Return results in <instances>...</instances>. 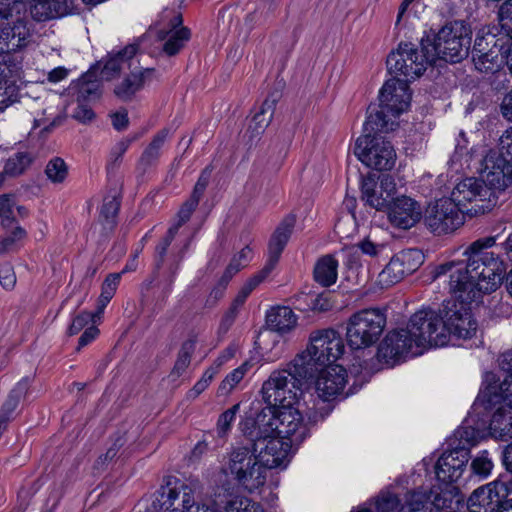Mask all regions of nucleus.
I'll use <instances>...</instances> for the list:
<instances>
[{
  "label": "nucleus",
  "mask_w": 512,
  "mask_h": 512,
  "mask_svg": "<svg viewBox=\"0 0 512 512\" xmlns=\"http://www.w3.org/2000/svg\"><path fill=\"white\" fill-rule=\"evenodd\" d=\"M100 315L98 313V310L95 313L90 312H82L79 315H77L71 325L69 326L68 333L70 335H75L79 333L84 327H86L90 322L95 323L96 317L100 318Z\"/></svg>",
  "instance_id": "bf43d9fd"
},
{
  "label": "nucleus",
  "mask_w": 512,
  "mask_h": 512,
  "mask_svg": "<svg viewBox=\"0 0 512 512\" xmlns=\"http://www.w3.org/2000/svg\"><path fill=\"white\" fill-rule=\"evenodd\" d=\"M471 155L475 169L493 192L504 191L512 186V166L497 151L482 147L478 155Z\"/></svg>",
  "instance_id": "ddd939ff"
},
{
  "label": "nucleus",
  "mask_w": 512,
  "mask_h": 512,
  "mask_svg": "<svg viewBox=\"0 0 512 512\" xmlns=\"http://www.w3.org/2000/svg\"><path fill=\"white\" fill-rule=\"evenodd\" d=\"M465 216L450 197H443L428 206L424 221L431 231L441 234L453 232L461 227Z\"/></svg>",
  "instance_id": "6ab92c4d"
},
{
  "label": "nucleus",
  "mask_w": 512,
  "mask_h": 512,
  "mask_svg": "<svg viewBox=\"0 0 512 512\" xmlns=\"http://www.w3.org/2000/svg\"><path fill=\"white\" fill-rule=\"evenodd\" d=\"M20 87L11 79L0 78V111L20 101Z\"/></svg>",
  "instance_id": "a18cd8bd"
},
{
  "label": "nucleus",
  "mask_w": 512,
  "mask_h": 512,
  "mask_svg": "<svg viewBox=\"0 0 512 512\" xmlns=\"http://www.w3.org/2000/svg\"><path fill=\"white\" fill-rule=\"evenodd\" d=\"M99 97V84L96 81H81L78 84V102L93 101Z\"/></svg>",
  "instance_id": "864d4df0"
},
{
  "label": "nucleus",
  "mask_w": 512,
  "mask_h": 512,
  "mask_svg": "<svg viewBox=\"0 0 512 512\" xmlns=\"http://www.w3.org/2000/svg\"><path fill=\"white\" fill-rule=\"evenodd\" d=\"M251 430L259 432L256 425ZM244 435L252 441V450L257 454L258 460L265 466L267 472L269 469L287 464L293 445L291 441L280 436H266L260 433Z\"/></svg>",
  "instance_id": "a211bd4d"
},
{
  "label": "nucleus",
  "mask_w": 512,
  "mask_h": 512,
  "mask_svg": "<svg viewBox=\"0 0 512 512\" xmlns=\"http://www.w3.org/2000/svg\"><path fill=\"white\" fill-rule=\"evenodd\" d=\"M411 92L407 81L391 78L379 92V105L369 106L364 132L388 133L398 126V117L408 110Z\"/></svg>",
  "instance_id": "7ed1b4c3"
},
{
  "label": "nucleus",
  "mask_w": 512,
  "mask_h": 512,
  "mask_svg": "<svg viewBox=\"0 0 512 512\" xmlns=\"http://www.w3.org/2000/svg\"><path fill=\"white\" fill-rule=\"evenodd\" d=\"M31 158L26 152H17L9 157L4 165V174L15 177L22 174L30 165Z\"/></svg>",
  "instance_id": "09e8293b"
},
{
  "label": "nucleus",
  "mask_w": 512,
  "mask_h": 512,
  "mask_svg": "<svg viewBox=\"0 0 512 512\" xmlns=\"http://www.w3.org/2000/svg\"><path fill=\"white\" fill-rule=\"evenodd\" d=\"M500 368L503 374L501 382L496 379L494 373L489 372L485 375L484 386H493L497 391L512 394V351H508L501 356Z\"/></svg>",
  "instance_id": "c9c22d12"
},
{
  "label": "nucleus",
  "mask_w": 512,
  "mask_h": 512,
  "mask_svg": "<svg viewBox=\"0 0 512 512\" xmlns=\"http://www.w3.org/2000/svg\"><path fill=\"white\" fill-rule=\"evenodd\" d=\"M493 468V462L489 457L488 451H481L471 463V469L474 474L480 477H487Z\"/></svg>",
  "instance_id": "3c124183"
},
{
  "label": "nucleus",
  "mask_w": 512,
  "mask_h": 512,
  "mask_svg": "<svg viewBox=\"0 0 512 512\" xmlns=\"http://www.w3.org/2000/svg\"><path fill=\"white\" fill-rule=\"evenodd\" d=\"M496 243V237L488 236L471 243L463 252L462 259L439 265L435 276H446L453 300L478 301L485 293L495 291L502 283L505 265L487 249Z\"/></svg>",
  "instance_id": "f257e3e1"
},
{
  "label": "nucleus",
  "mask_w": 512,
  "mask_h": 512,
  "mask_svg": "<svg viewBox=\"0 0 512 512\" xmlns=\"http://www.w3.org/2000/svg\"><path fill=\"white\" fill-rule=\"evenodd\" d=\"M240 404H235L231 408L224 411L218 418L217 421V433L218 436L224 437L230 431L231 424L235 420L237 413L239 412Z\"/></svg>",
  "instance_id": "603ef678"
},
{
  "label": "nucleus",
  "mask_w": 512,
  "mask_h": 512,
  "mask_svg": "<svg viewBox=\"0 0 512 512\" xmlns=\"http://www.w3.org/2000/svg\"><path fill=\"white\" fill-rule=\"evenodd\" d=\"M155 77V70L146 68L132 72L114 88L115 95L121 100H130L144 85Z\"/></svg>",
  "instance_id": "7c9ffc66"
},
{
  "label": "nucleus",
  "mask_w": 512,
  "mask_h": 512,
  "mask_svg": "<svg viewBox=\"0 0 512 512\" xmlns=\"http://www.w3.org/2000/svg\"><path fill=\"white\" fill-rule=\"evenodd\" d=\"M223 281H224V274L219 279L217 286L214 289H212V291L210 292V295L207 300L209 305L213 306L220 299L223 298L225 289H226L228 283L230 282V281H226V282H223Z\"/></svg>",
  "instance_id": "774afa93"
},
{
  "label": "nucleus",
  "mask_w": 512,
  "mask_h": 512,
  "mask_svg": "<svg viewBox=\"0 0 512 512\" xmlns=\"http://www.w3.org/2000/svg\"><path fill=\"white\" fill-rule=\"evenodd\" d=\"M252 502V500L246 497H233L226 503L225 512H247Z\"/></svg>",
  "instance_id": "680f3d73"
},
{
  "label": "nucleus",
  "mask_w": 512,
  "mask_h": 512,
  "mask_svg": "<svg viewBox=\"0 0 512 512\" xmlns=\"http://www.w3.org/2000/svg\"><path fill=\"white\" fill-rule=\"evenodd\" d=\"M479 400L493 409L489 423L490 435L502 441L512 439V394L497 391L493 386H484Z\"/></svg>",
  "instance_id": "f8f14e48"
},
{
  "label": "nucleus",
  "mask_w": 512,
  "mask_h": 512,
  "mask_svg": "<svg viewBox=\"0 0 512 512\" xmlns=\"http://www.w3.org/2000/svg\"><path fill=\"white\" fill-rule=\"evenodd\" d=\"M396 183L391 175H382L376 181L368 176L362 182V199L376 210L388 209L395 199Z\"/></svg>",
  "instance_id": "4be33fe9"
},
{
  "label": "nucleus",
  "mask_w": 512,
  "mask_h": 512,
  "mask_svg": "<svg viewBox=\"0 0 512 512\" xmlns=\"http://www.w3.org/2000/svg\"><path fill=\"white\" fill-rule=\"evenodd\" d=\"M14 203L9 195L0 196V216L2 218V226L5 229L13 227L14 216H13Z\"/></svg>",
  "instance_id": "4d7b16f0"
},
{
  "label": "nucleus",
  "mask_w": 512,
  "mask_h": 512,
  "mask_svg": "<svg viewBox=\"0 0 512 512\" xmlns=\"http://www.w3.org/2000/svg\"><path fill=\"white\" fill-rule=\"evenodd\" d=\"M407 328L421 353L429 346H443L447 343L441 312L437 313L431 309L419 310L411 316Z\"/></svg>",
  "instance_id": "2eb2a0df"
},
{
  "label": "nucleus",
  "mask_w": 512,
  "mask_h": 512,
  "mask_svg": "<svg viewBox=\"0 0 512 512\" xmlns=\"http://www.w3.org/2000/svg\"><path fill=\"white\" fill-rule=\"evenodd\" d=\"M137 52V47L134 45L126 46L122 51L111 56L105 63L102 69V77L110 80L114 78L125 67L131 66V60Z\"/></svg>",
  "instance_id": "e433bc0d"
},
{
  "label": "nucleus",
  "mask_w": 512,
  "mask_h": 512,
  "mask_svg": "<svg viewBox=\"0 0 512 512\" xmlns=\"http://www.w3.org/2000/svg\"><path fill=\"white\" fill-rule=\"evenodd\" d=\"M26 236L25 230L20 226H13L11 234L0 238V254L11 252L15 244Z\"/></svg>",
  "instance_id": "5fc2aeb1"
},
{
  "label": "nucleus",
  "mask_w": 512,
  "mask_h": 512,
  "mask_svg": "<svg viewBox=\"0 0 512 512\" xmlns=\"http://www.w3.org/2000/svg\"><path fill=\"white\" fill-rule=\"evenodd\" d=\"M310 375H300L292 359L285 368L274 370L261 387L267 406L300 405L302 385Z\"/></svg>",
  "instance_id": "39448f33"
},
{
  "label": "nucleus",
  "mask_w": 512,
  "mask_h": 512,
  "mask_svg": "<svg viewBox=\"0 0 512 512\" xmlns=\"http://www.w3.org/2000/svg\"><path fill=\"white\" fill-rule=\"evenodd\" d=\"M210 179V171L208 169H205L202 174L200 175L197 183L195 184V187L193 189V192L190 196V198L183 203L181 206L178 214H177V221L171 228H176V232L178 229L185 224L191 217L192 213L198 206V203L200 201V198L202 197Z\"/></svg>",
  "instance_id": "2f4dec72"
},
{
  "label": "nucleus",
  "mask_w": 512,
  "mask_h": 512,
  "mask_svg": "<svg viewBox=\"0 0 512 512\" xmlns=\"http://www.w3.org/2000/svg\"><path fill=\"white\" fill-rule=\"evenodd\" d=\"M423 217L421 205L408 196L396 197L388 207V220L396 228L407 230Z\"/></svg>",
  "instance_id": "5701e85b"
},
{
  "label": "nucleus",
  "mask_w": 512,
  "mask_h": 512,
  "mask_svg": "<svg viewBox=\"0 0 512 512\" xmlns=\"http://www.w3.org/2000/svg\"><path fill=\"white\" fill-rule=\"evenodd\" d=\"M345 345L339 332L332 328L314 330L306 348L293 359L300 375L313 377L319 370L331 366L344 353Z\"/></svg>",
  "instance_id": "20e7f679"
},
{
  "label": "nucleus",
  "mask_w": 512,
  "mask_h": 512,
  "mask_svg": "<svg viewBox=\"0 0 512 512\" xmlns=\"http://www.w3.org/2000/svg\"><path fill=\"white\" fill-rule=\"evenodd\" d=\"M498 154L512 166V126L502 132L498 139Z\"/></svg>",
  "instance_id": "13d9d810"
},
{
  "label": "nucleus",
  "mask_w": 512,
  "mask_h": 512,
  "mask_svg": "<svg viewBox=\"0 0 512 512\" xmlns=\"http://www.w3.org/2000/svg\"><path fill=\"white\" fill-rule=\"evenodd\" d=\"M192 345H184L180 350L177 360L174 364L171 372L172 377H180L186 369L189 367L191 362Z\"/></svg>",
  "instance_id": "6e6d98bb"
},
{
  "label": "nucleus",
  "mask_w": 512,
  "mask_h": 512,
  "mask_svg": "<svg viewBox=\"0 0 512 512\" xmlns=\"http://www.w3.org/2000/svg\"><path fill=\"white\" fill-rule=\"evenodd\" d=\"M258 427V434L280 436L292 443L301 442L308 429L299 405L266 406L255 416H246L240 422L243 434L255 435L252 427Z\"/></svg>",
  "instance_id": "f03ea898"
},
{
  "label": "nucleus",
  "mask_w": 512,
  "mask_h": 512,
  "mask_svg": "<svg viewBox=\"0 0 512 512\" xmlns=\"http://www.w3.org/2000/svg\"><path fill=\"white\" fill-rule=\"evenodd\" d=\"M182 21L180 14L174 16L171 20V29L159 33V38L164 41L162 50L168 56L178 54L190 40L191 32L181 25Z\"/></svg>",
  "instance_id": "c756f323"
},
{
  "label": "nucleus",
  "mask_w": 512,
  "mask_h": 512,
  "mask_svg": "<svg viewBox=\"0 0 512 512\" xmlns=\"http://www.w3.org/2000/svg\"><path fill=\"white\" fill-rule=\"evenodd\" d=\"M119 210V202L113 197L107 199L102 205L100 215L107 223H112Z\"/></svg>",
  "instance_id": "e2e57ef3"
},
{
  "label": "nucleus",
  "mask_w": 512,
  "mask_h": 512,
  "mask_svg": "<svg viewBox=\"0 0 512 512\" xmlns=\"http://www.w3.org/2000/svg\"><path fill=\"white\" fill-rule=\"evenodd\" d=\"M471 303L460 300L447 301L441 312L446 341L452 335L458 339H470L477 331V322L471 312Z\"/></svg>",
  "instance_id": "dca6fc26"
},
{
  "label": "nucleus",
  "mask_w": 512,
  "mask_h": 512,
  "mask_svg": "<svg viewBox=\"0 0 512 512\" xmlns=\"http://www.w3.org/2000/svg\"><path fill=\"white\" fill-rule=\"evenodd\" d=\"M424 40L420 49L412 43H400L387 58V67L391 73L405 77L404 81L420 77L427 67L433 64V54L426 49Z\"/></svg>",
  "instance_id": "9b49d317"
},
{
  "label": "nucleus",
  "mask_w": 512,
  "mask_h": 512,
  "mask_svg": "<svg viewBox=\"0 0 512 512\" xmlns=\"http://www.w3.org/2000/svg\"><path fill=\"white\" fill-rule=\"evenodd\" d=\"M73 117L81 123H89L95 118V113L84 102H78Z\"/></svg>",
  "instance_id": "69168bd1"
},
{
  "label": "nucleus",
  "mask_w": 512,
  "mask_h": 512,
  "mask_svg": "<svg viewBox=\"0 0 512 512\" xmlns=\"http://www.w3.org/2000/svg\"><path fill=\"white\" fill-rule=\"evenodd\" d=\"M505 491L506 486L500 481L476 489L468 500L469 512H495Z\"/></svg>",
  "instance_id": "a878e982"
},
{
  "label": "nucleus",
  "mask_w": 512,
  "mask_h": 512,
  "mask_svg": "<svg viewBox=\"0 0 512 512\" xmlns=\"http://www.w3.org/2000/svg\"><path fill=\"white\" fill-rule=\"evenodd\" d=\"M233 357V351L231 349H227L221 356H219L215 362V367L208 369L204 375L202 376V380H206L207 385L211 383L214 375L217 373L218 369L224 364L227 360Z\"/></svg>",
  "instance_id": "0e129e2a"
},
{
  "label": "nucleus",
  "mask_w": 512,
  "mask_h": 512,
  "mask_svg": "<svg viewBox=\"0 0 512 512\" xmlns=\"http://www.w3.org/2000/svg\"><path fill=\"white\" fill-rule=\"evenodd\" d=\"M71 10V0H33L31 15L37 21L61 17Z\"/></svg>",
  "instance_id": "473e14b6"
},
{
  "label": "nucleus",
  "mask_w": 512,
  "mask_h": 512,
  "mask_svg": "<svg viewBox=\"0 0 512 512\" xmlns=\"http://www.w3.org/2000/svg\"><path fill=\"white\" fill-rule=\"evenodd\" d=\"M419 354L421 351L406 327L391 331L385 336L379 345L377 357L380 362L392 366L405 356Z\"/></svg>",
  "instance_id": "412c9836"
},
{
  "label": "nucleus",
  "mask_w": 512,
  "mask_h": 512,
  "mask_svg": "<svg viewBox=\"0 0 512 512\" xmlns=\"http://www.w3.org/2000/svg\"><path fill=\"white\" fill-rule=\"evenodd\" d=\"M151 512H217L207 504L196 503L193 489L185 484L166 487L152 503Z\"/></svg>",
  "instance_id": "f3484780"
},
{
  "label": "nucleus",
  "mask_w": 512,
  "mask_h": 512,
  "mask_svg": "<svg viewBox=\"0 0 512 512\" xmlns=\"http://www.w3.org/2000/svg\"><path fill=\"white\" fill-rule=\"evenodd\" d=\"M223 471L232 475L250 492L262 487L268 474L265 466L258 460L257 454L245 447L231 451Z\"/></svg>",
  "instance_id": "9d476101"
},
{
  "label": "nucleus",
  "mask_w": 512,
  "mask_h": 512,
  "mask_svg": "<svg viewBox=\"0 0 512 512\" xmlns=\"http://www.w3.org/2000/svg\"><path fill=\"white\" fill-rule=\"evenodd\" d=\"M11 53L12 52H6L2 56V62L0 63V78L11 79L15 84H17V82L23 77V58L20 55Z\"/></svg>",
  "instance_id": "ea45409f"
},
{
  "label": "nucleus",
  "mask_w": 512,
  "mask_h": 512,
  "mask_svg": "<svg viewBox=\"0 0 512 512\" xmlns=\"http://www.w3.org/2000/svg\"><path fill=\"white\" fill-rule=\"evenodd\" d=\"M110 117H111L112 125L116 130L122 131L128 127L129 118H128V113L125 109H121L119 111L112 113L110 115Z\"/></svg>",
  "instance_id": "338daca9"
},
{
  "label": "nucleus",
  "mask_w": 512,
  "mask_h": 512,
  "mask_svg": "<svg viewBox=\"0 0 512 512\" xmlns=\"http://www.w3.org/2000/svg\"><path fill=\"white\" fill-rule=\"evenodd\" d=\"M449 197L470 218L489 212L497 202L495 192L475 177H467L457 182Z\"/></svg>",
  "instance_id": "0eeeda50"
},
{
  "label": "nucleus",
  "mask_w": 512,
  "mask_h": 512,
  "mask_svg": "<svg viewBox=\"0 0 512 512\" xmlns=\"http://www.w3.org/2000/svg\"><path fill=\"white\" fill-rule=\"evenodd\" d=\"M121 274H109L103 282L102 291L98 299V313L102 314L107 304L113 298L119 285Z\"/></svg>",
  "instance_id": "49530a36"
},
{
  "label": "nucleus",
  "mask_w": 512,
  "mask_h": 512,
  "mask_svg": "<svg viewBox=\"0 0 512 512\" xmlns=\"http://www.w3.org/2000/svg\"><path fill=\"white\" fill-rule=\"evenodd\" d=\"M16 283V275L13 266L9 263H4L0 266V284L5 289H11Z\"/></svg>",
  "instance_id": "052dcab7"
},
{
  "label": "nucleus",
  "mask_w": 512,
  "mask_h": 512,
  "mask_svg": "<svg viewBox=\"0 0 512 512\" xmlns=\"http://www.w3.org/2000/svg\"><path fill=\"white\" fill-rule=\"evenodd\" d=\"M295 223L296 217L294 215H288L283 219L273 233L269 242L268 260L264 266V268L268 269L270 272L278 263L280 256L292 235Z\"/></svg>",
  "instance_id": "c85d7f7f"
},
{
  "label": "nucleus",
  "mask_w": 512,
  "mask_h": 512,
  "mask_svg": "<svg viewBox=\"0 0 512 512\" xmlns=\"http://www.w3.org/2000/svg\"><path fill=\"white\" fill-rule=\"evenodd\" d=\"M45 175L54 184L63 183L68 176V166L62 158L53 157L46 165Z\"/></svg>",
  "instance_id": "de8ad7c7"
},
{
  "label": "nucleus",
  "mask_w": 512,
  "mask_h": 512,
  "mask_svg": "<svg viewBox=\"0 0 512 512\" xmlns=\"http://www.w3.org/2000/svg\"><path fill=\"white\" fill-rule=\"evenodd\" d=\"M250 361L243 362L239 367L230 372L221 382L218 388L220 395H228L242 381L247 372L251 369Z\"/></svg>",
  "instance_id": "c03bdc74"
},
{
  "label": "nucleus",
  "mask_w": 512,
  "mask_h": 512,
  "mask_svg": "<svg viewBox=\"0 0 512 512\" xmlns=\"http://www.w3.org/2000/svg\"><path fill=\"white\" fill-rule=\"evenodd\" d=\"M381 133L365 132L355 143L354 153L367 167L382 171L390 170L396 162L394 147Z\"/></svg>",
  "instance_id": "4468645a"
},
{
  "label": "nucleus",
  "mask_w": 512,
  "mask_h": 512,
  "mask_svg": "<svg viewBox=\"0 0 512 512\" xmlns=\"http://www.w3.org/2000/svg\"><path fill=\"white\" fill-rule=\"evenodd\" d=\"M253 256V250L250 245L243 247L238 253H236L228 266L224 271V281H230L234 275H236L241 269L246 267L251 261Z\"/></svg>",
  "instance_id": "79ce46f5"
},
{
  "label": "nucleus",
  "mask_w": 512,
  "mask_h": 512,
  "mask_svg": "<svg viewBox=\"0 0 512 512\" xmlns=\"http://www.w3.org/2000/svg\"><path fill=\"white\" fill-rule=\"evenodd\" d=\"M31 30L27 20L4 24L0 29V51L18 52L31 42Z\"/></svg>",
  "instance_id": "bb28decb"
},
{
  "label": "nucleus",
  "mask_w": 512,
  "mask_h": 512,
  "mask_svg": "<svg viewBox=\"0 0 512 512\" xmlns=\"http://www.w3.org/2000/svg\"><path fill=\"white\" fill-rule=\"evenodd\" d=\"M270 273L271 272L268 269L263 267L261 271L248 278L239 289L231 305L240 309L252 291L256 289V287L262 283Z\"/></svg>",
  "instance_id": "a19ab883"
},
{
  "label": "nucleus",
  "mask_w": 512,
  "mask_h": 512,
  "mask_svg": "<svg viewBox=\"0 0 512 512\" xmlns=\"http://www.w3.org/2000/svg\"><path fill=\"white\" fill-rule=\"evenodd\" d=\"M276 103V97L267 98L263 102L260 111L253 117L252 124L254 125V130H256L257 133L263 132L265 128L268 127V125L271 123Z\"/></svg>",
  "instance_id": "37998d69"
},
{
  "label": "nucleus",
  "mask_w": 512,
  "mask_h": 512,
  "mask_svg": "<svg viewBox=\"0 0 512 512\" xmlns=\"http://www.w3.org/2000/svg\"><path fill=\"white\" fill-rule=\"evenodd\" d=\"M315 382V389L320 398L331 400L342 393L347 383L346 370L339 365L322 368Z\"/></svg>",
  "instance_id": "393cba45"
},
{
  "label": "nucleus",
  "mask_w": 512,
  "mask_h": 512,
  "mask_svg": "<svg viewBox=\"0 0 512 512\" xmlns=\"http://www.w3.org/2000/svg\"><path fill=\"white\" fill-rule=\"evenodd\" d=\"M510 40L500 34L495 26L481 29L472 51L475 68L481 72L498 71L505 62V51Z\"/></svg>",
  "instance_id": "1a4fd4ad"
},
{
  "label": "nucleus",
  "mask_w": 512,
  "mask_h": 512,
  "mask_svg": "<svg viewBox=\"0 0 512 512\" xmlns=\"http://www.w3.org/2000/svg\"><path fill=\"white\" fill-rule=\"evenodd\" d=\"M337 259L332 255H324L317 260L314 266V279L323 287H329L337 281L338 277Z\"/></svg>",
  "instance_id": "f704fd0d"
},
{
  "label": "nucleus",
  "mask_w": 512,
  "mask_h": 512,
  "mask_svg": "<svg viewBox=\"0 0 512 512\" xmlns=\"http://www.w3.org/2000/svg\"><path fill=\"white\" fill-rule=\"evenodd\" d=\"M498 20L500 30L498 32L504 36L512 38V0H506L499 8Z\"/></svg>",
  "instance_id": "8fccbe9b"
},
{
  "label": "nucleus",
  "mask_w": 512,
  "mask_h": 512,
  "mask_svg": "<svg viewBox=\"0 0 512 512\" xmlns=\"http://www.w3.org/2000/svg\"><path fill=\"white\" fill-rule=\"evenodd\" d=\"M297 319L296 314L287 306L272 307L266 314L268 327L280 334H286L295 329Z\"/></svg>",
  "instance_id": "72a5a7b5"
},
{
  "label": "nucleus",
  "mask_w": 512,
  "mask_h": 512,
  "mask_svg": "<svg viewBox=\"0 0 512 512\" xmlns=\"http://www.w3.org/2000/svg\"><path fill=\"white\" fill-rule=\"evenodd\" d=\"M30 381L31 379L29 377H25L11 390L0 410V421L7 424V422L13 418L19 402L28 392Z\"/></svg>",
  "instance_id": "4c0bfd02"
},
{
  "label": "nucleus",
  "mask_w": 512,
  "mask_h": 512,
  "mask_svg": "<svg viewBox=\"0 0 512 512\" xmlns=\"http://www.w3.org/2000/svg\"><path fill=\"white\" fill-rule=\"evenodd\" d=\"M0 20L3 24L27 20V4L21 0H0Z\"/></svg>",
  "instance_id": "58836bf2"
},
{
  "label": "nucleus",
  "mask_w": 512,
  "mask_h": 512,
  "mask_svg": "<svg viewBox=\"0 0 512 512\" xmlns=\"http://www.w3.org/2000/svg\"><path fill=\"white\" fill-rule=\"evenodd\" d=\"M424 263V254L418 249H406L395 254L379 273L381 288L391 287L414 273Z\"/></svg>",
  "instance_id": "aec40b11"
},
{
  "label": "nucleus",
  "mask_w": 512,
  "mask_h": 512,
  "mask_svg": "<svg viewBox=\"0 0 512 512\" xmlns=\"http://www.w3.org/2000/svg\"><path fill=\"white\" fill-rule=\"evenodd\" d=\"M426 49L434 54L433 62L438 58L450 62L463 59L470 47L471 29L463 21H453L444 25L436 35L434 42L424 40Z\"/></svg>",
  "instance_id": "423d86ee"
},
{
  "label": "nucleus",
  "mask_w": 512,
  "mask_h": 512,
  "mask_svg": "<svg viewBox=\"0 0 512 512\" xmlns=\"http://www.w3.org/2000/svg\"><path fill=\"white\" fill-rule=\"evenodd\" d=\"M468 460L469 453L465 448L445 451L435 465L437 479L443 483L457 481L462 476Z\"/></svg>",
  "instance_id": "b1692460"
},
{
  "label": "nucleus",
  "mask_w": 512,
  "mask_h": 512,
  "mask_svg": "<svg viewBox=\"0 0 512 512\" xmlns=\"http://www.w3.org/2000/svg\"><path fill=\"white\" fill-rule=\"evenodd\" d=\"M427 497L422 493H407L404 502L393 494H382L376 502L377 512H422Z\"/></svg>",
  "instance_id": "cd10ccee"
},
{
  "label": "nucleus",
  "mask_w": 512,
  "mask_h": 512,
  "mask_svg": "<svg viewBox=\"0 0 512 512\" xmlns=\"http://www.w3.org/2000/svg\"><path fill=\"white\" fill-rule=\"evenodd\" d=\"M386 325L384 313L376 308L363 309L350 316L346 340L351 349H365L375 344Z\"/></svg>",
  "instance_id": "6e6552de"
}]
</instances>
